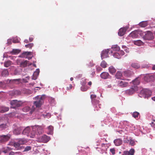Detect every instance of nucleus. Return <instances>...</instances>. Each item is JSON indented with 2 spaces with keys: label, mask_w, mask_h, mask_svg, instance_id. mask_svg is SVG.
I'll return each instance as SVG.
<instances>
[{
  "label": "nucleus",
  "mask_w": 155,
  "mask_h": 155,
  "mask_svg": "<svg viewBox=\"0 0 155 155\" xmlns=\"http://www.w3.org/2000/svg\"><path fill=\"white\" fill-rule=\"evenodd\" d=\"M139 34V30H135L132 32L129 35L130 37H131L133 38H136L138 37Z\"/></svg>",
  "instance_id": "13"
},
{
  "label": "nucleus",
  "mask_w": 155,
  "mask_h": 155,
  "mask_svg": "<svg viewBox=\"0 0 155 155\" xmlns=\"http://www.w3.org/2000/svg\"><path fill=\"white\" fill-rule=\"evenodd\" d=\"M110 151L113 155L115 153V150L114 148H111L110 149Z\"/></svg>",
  "instance_id": "51"
},
{
  "label": "nucleus",
  "mask_w": 155,
  "mask_h": 155,
  "mask_svg": "<svg viewBox=\"0 0 155 155\" xmlns=\"http://www.w3.org/2000/svg\"><path fill=\"white\" fill-rule=\"evenodd\" d=\"M109 76L108 73L106 72H103L101 74V77L104 79H106L108 78Z\"/></svg>",
  "instance_id": "23"
},
{
  "label": "nucleus",
  "mask_w": 155,
  "mask_h": 155,
  "mask_svg": "<svg viewBox=\"0 0 155 155\" xmlns=\"http://www.w3.org/2000/svg\"><path fill=\"white\" fill-rule=\"evenodd\" d=\"M2 75L3 76H6L8 75V72L7 69H4L2 72Z\"/></svg>",
  "instance_id": "34"
},
{
  "label": "nucleus",
  "mask_w": 155,
  "mask_h": 155,
  "mask_svg": "<svg viewBox=\"0 0 155 155\" xmlns=\"http://www.w3.org/2000/svg\"><path fill=\"white\" fill-rule=\"evenodd\" d=\"M33 40V38H32V37H30L29 38V41L30 42L32 41Z\"/></svg>",
  "instance_id": "59"
},
{
  "label": "nucleus",
  "mask_w": 155,
  "mask_h": 155,
  "mask_svg": "<svg viewBox=\"0 0 155 155\" xmlns=\"http://www.w3.org/2000/svg\"><path fill=\"white\" fill-rule=\"evenodd\" d=\"M145 38L148 40H151L153 38V35L150 31H147L145 35Z\"/></svg>",
  "instance_id": "17"
},
{
  "label": "nucleus",
  "mask_w": 155,
  "mask_h": 155,
  "mask_svg": "<svg viewBox=\"0 0 155 155\" xmlns=\"http://www.w3.org/2000/svg\"><path fill=\"white\" fill-rule=\"evenodd\" d=\"M34 46V44L32 43H29L27 45H25V47L26 48H31L32 47Z\"/></svg>",
  "instance_id": "45"
},
{
  "label": "nucleus",
  "mask_w": 155,
  "mask_h": 155,
  "mask_svg": "<svg viewBox=\"0 0 155 155\" xmlns=\"http://www.w3.org/2000/svg\"><path fill=\"white\" fill-rule=\"evenodd\" d=\"M96 97V96L95 95L91 94V95L92 103L93 104L96 106L94 107V110H99V108H101L100 106H101V105L99 104V101L95 99Z\"/></svg>",
  "instance_id": "4"
},
{
  "label": "nucleus",
  "mask_w": 155,
  "mask_h": 155,
  "mask_svg": "<svg viewBox=\"0 0 155 155\" xmlns=\"http://www.w3.org/2000/svg\"><path fill=\"white\" fill-rule=\"evenodd\" d=\"M48 100L52 106H54L55 105L56 103L54 98L51 97H49Z\"/></svg>",
  "instance_id": "25"
},
{
  "label": "nucleus",
  "mask_w": 155,
  "mask_h": 155,
  "mask_svg": "<svg viewBox=\"0 0 155 155\" xmlns=\"http://www.w3.org/2000/svg\"><path fill=\"white\" fill-rule=\"evenodd\" d=\"M114 142L116 146H118L122 144V141L121 139H118L115 140Z\"/></svg>",
  "instance_id": "26"
},
{
  "label": "nucleus",
  "mask_w": 155,
  "mask_h": 155,
  "mask_svg": "<svg viewBox=\"0 0 155 155\" xmlns=\"http://www.w3.org/2000/svg\"><path fill=\"white\" fill-rule=\"evenodd\" d=\"M31 149V147L30 146H28L25 148L23 151H28Z\"/></svg>",
  "instance_id": "48"
},
{
  "label": "nucleus",
  "mask_w": 155,
  "mask_h": 155,
  "mask_svg": "<svg viewBox=\"0 0 155 155\" xmlns=\"http://www.w3.org/2000/svg\"><path fill=\"white\" fill-rule=\"evenodd\" d=\"M23 102L21 101H18L16 100H13L10 102L11 107L12 108L16 109L21 106Z\"/></svg>",
  "instance_id": "5"
},
{
  "label": "nucleus",
  "mask_w": 155,
  "mask_h": 155,
  "mask_svg": "<svg viewBox=\"0 0 155 155\" xmlns=\"http://www.w3.org/2000/svg\"><path fill=\"white\" fill-rule=\"evenodd\" d=\"M20 79H15L13 80H10V81H19L20 80Z\"/></svg>",
  "instance_id": "58"
},
{
  "label": "nucleus",
  "mask_w": 155,
  "mask_h": 155,
  "mask_svg": "<svg viewBox=\"0 0 155 155\" xmlns=\"http://www.w3.org/2000/svg\"><path fill=\"white\" fill-rule=\"evenodd\" d=\"M112 48L114 51H118L120 50V48L117 45H114L112 46Z\"/></svg>",
  "instance_id": "36"
},
{
  "label": "nucleus",
  "mask_w": 155,
  "mask_h": 155,
  "mask_svg": "<svg viewBox=\"0 0 155 155\" xmlns=\"http://www.w3.org/2000/svg\"><path fill=\"white\" fill-rule=\"evenodd\" d=\"M128 28V27H126L125 28H120L118 32L119 35L122 36L124 35L125 34V32Z\"/></svg>",
  "instance_id": "12"
},
{
  "label": "nucleus",
  "mask_w": 155,
  "mask_h": 155,
  "mask_svg": "<svg viewBox=\"0 0 155 155\" xmlns=\"http://www.w3.org/2000/svg\"><path fill=\"white\" fill-rule=\"evenodd\" d=\"M117 85L121 87H125L128 85V83L122 81H119Z\"/></svg>",
  "instance_id": "14"
},
{
  "label": "nucleus",
  "mask_w": 155,
  "mask_h": 155,
  "mask_svg": "<svg viewBox=\"0 0 155 155\" xmlns=\"http://www.w3.org/2000/svg\"><path fill=\"white\" fill-rule=\"evenodd\" d=\"M88 84L89 85H91V84H92V82L91 81H89V82H88Z\"/></svg>",
  "instance_id": "62"
},
{
  "label": "nucleus",
  "mask_w": 155,
  "mask_h": 155,
  "mask_svg": "<svg viewBox=\"0 0 155 155\" xmlns=\"http://www.w3.org/2000/svg\"><path fill=\"white\" fill-rule=\"evenodd\" d=\"M139 115V113L137 112H134L132 115L133 117L135 118L138 117Z\"/></svg>",
  "instance_id": "44"
},
{
  "label": "nucleus",
  "mask_w": 155,
  "mask_h": 155,
  "mask_svg": "<svg viewBox=\"0 0 155 155\" xmlns=\"http://www.w3.org/2000/svg\"><path fill=\"white\" fill-rule=\"evenodd\" d=\"M12 64V62L10 60H8L4 62V66L5 67H8Z\"/></svg>",
  "instance_id": "29"
},
{
  "label": "nucleus",
  "mask_w": 155,
  "mask_h": 155,
  "mask_svg": "<svg viewBox=\"0 0 155 155\" xmlns=\"http://www.w3.org/2000/svg\"><path fill=\"white\" fill-rule=\"evenodd\" d=\"M95 74V72L94 71H93L92 72V73L91 74L94 76Z\"/></svg>",
  "instance_id": "61"
},
{
  "label": "nucleus",
  "mask_w": 155,
  "mask_h": 155,
  "mask_svg": "<svg viewBox=\"0 0 155 155\" xmlns=\"http://www.w3.org/2000/svg\"><path fill=\"white\" fill-rule=\"evenodd\" d=\"M22 129L21 127H18L14 130L13 131V133L14 134L16 135L19 134L21 132Z\"/></svg>",
  "instance_id": "22"
},
{
  "label": "nucleus",
  "mask_w": 155,
  "mask_h": 155,
  "mask_svg": "<svg viewBox=\"0 0 155 155\" xmlns=\"http://www.w3.org/2000/svg\"><path fill=\"white\" fill-rule=\"evenodd\" d=\"M50 139V138L49 137L44 135L38 139V141L40 142L46 143L48 142Z\"/></svg>",
  "instance_id": "8"
},
{
  "label": "nucleus",
  "mask_w": 155,
  "mask_h": 155,
  "mask_svg": "<svg viewBox=\"0 0 155 155\" xmlns=\"http://www.w3.org/2000/svg\"><path fill=\"white\" fill-rule=\"evenodd\" d=\"M48 134H52L53 130V127L52 126H50L48 127Z\"/></svg>",
  "instance_id": "35"
},
{
  "label": "nucleus",
  "mask_w": 155,
  "mask_h": 155,
  "mask_svg": "<svg viewBox=\"0 0 155 155\" xmlns=\"http://www.w3.org/2000/svg\"><path fill=\"white\" fill-rule=\"evenodd\" d=\"M152 69L153 70H155V65H154L153 66Z\"/></svg>",
  "instance_id": "64"
},
{
  "label": "nucleus",
  "mask_w": 155,
  "mask_h": 155,
  "mask_svg": "<svg viewBox=\"0 0 155 155\" xmlns=\"http://www.w3.org/2000/svg\"><path fill=\"white\" fill-rule=\"evenodd\" d=\"M8 126L6 124H0V129L3 130L5 128H7Z\"/></svg>",
  "instance_id": "39"
},
{
  "label": "nucleus",
  "mask_w": 155,
  "mask_h": 155,
  "mask_svg": "<svg viewBox=\"0 0 155 155\" xmlns=\"http://www.w3.org/2000/svg\"><path fill=\"white\" fill-rule=\"evenodd\" d=\"M32 129L33 132L31 134H32V136H34L35 134L37 135H40L42 134L44 132L43 129L41 126H34L32 127Z\"/></svg>",
  "instance_id": "2"
},
{
  "label": "nucleus",
  "mask_w": 155,
  "mask_h": 155,
  "mask_svg": "<svg viewBox=\"0 0 155 155\" xmlns=\"http://www.w3.org/2000/svg\"><path fill=\"white\" fill-rule=\"evenodd\" d=\"M137 90V87L136 86H134L132 87L130 89L127 90L125 91V93L127 94L128 95H131L134 94V92Z\"/></svg>",
  "instance_id": "9"
},
{
  "label": "nucleus",
  "mask_w": 155,
  "mask_h": 155,
  "mask_svg": "<svg viewBox=\"0 0 155 155\" xmlns=\"http://www.w3.org/2000/svg\"><path fill=\"white\" fill-rule=\"evenodd\" d=\"M2 107L3 113L8 111L9 110V108L8 107H5L4 106H2Z\"/></svg>",
  "instance_id": "46"
},
{
  "label": "nucleus",
  "mask_w": 155,
  "mask_h": 155,
  "mask_svg": "<svg viewBox=\"0 0 155 155\" xmlns=\"http://www.w3.org/2000/svg\"><path fill=\"white\" fill-rule=\"evenodd\" d=\"M13 41L14 43H17L19 42V41L17 38H14L13 39Z\"/></svg>",
  "instance_id": "52"
},
{
  "label": "nucleus",
  "mask_w": 155,
  "mask_h": 155,
  "mask_svg": "<svg viewBox=\"0 0 155 155\" xmlns=\"http://www.w3.org/2000/svg\"><path fill=\"white\" fill-rule=\"evenodd\" d=\"M0 113H3V109H2V106L0 107Z\"/></svg>",
  "instance_id": "57"
},
{
  "label": "nucleus",
  "mask_w": 155,
  "mask_h": 155,
  "mask_svg": "<svg viewBox=\"0 0 155 155\" xmlns=\"http://www.w3.org/2000/svg\"><path fill=\"white\" fill-rule=\"evenodd\" d=\"M44 95H42L41 96H37L35 98V101L34 102V104L36 107H39L41 106L44 102V100L45 99Z\"/></svg>",
  "instance_id": "1"
},
{
  "label": "nucleus",
  "mask_w": 155,
  "mask_h": 155,
  "mask_svg": "<svg viewBox=\"0 0 155 155\" xmlns=\"http://www.w3.org/2000/svg\"><path fill=\"white\" fill-rule=\"evenodd\" d=\"M101 148H98L96 147V149H99V150H98V151L100 152V153H106V151L107 149L108 148V147L107 146V144H106L104 143H102L101 144Z\"/></svg>",
  "instance_id": "7"
},
{
  "label": "nucleus",
  "mask_w": 155,
  "mask_h": 155,
  "mask_svg": "<svg viewBox=\"0 0 155 155\" xmlns=\"http://www.w3.org/2000/svg\"><path fill=\"white\" fill-rule=\"evenodd\" d=\"M133 84L135 85H137L140 83V78L139 77L136 78L132 81Z\"/></svg>",
  "instance_id": "27"
},
{
  "label": "nucleus",
  "mask_w": 155,
  "mask_h": 155,
  "mask_svg": "<svg viewBox=\"0 0 155 155\" xmlns=\"http://www.w3.org/2000/svg\"><path fill=\"white\" fill-rule=\"evenodd\" d=\"M134 150L133 149H131L129 151H124L122 155H134Z\"/></svg>",
  "instance_id": "16"
},
{
  "label": "nucleus",
  "mask_w": 155,
  "mask_h": 155,
  "mask_svg": "<svg viewBox=\"0 0 155 155\" xmlns=\"http://www.w3.org/2000/svg\"><path fill=\"white\" fill-rule=\"evenodd\" d=\"M87 79H82V80L81 82V84L82 86H84L85 85H85L87 83Z\"/></svg>",
  "instance_id": "43"
},
{
  "label": "nucleus",
  "mask_w": 155,
  "mask_h": 155,
  "mask_svg": "<svg viewBox=\"0 0 155 155\" xmlns=\"http://www.w3.org/2000/svg\"><path fill=\"white\" fill-rule=\"evenodd\" d=\"M109 51V49H105L103 50L101 53V59H103V58H107L108 57V52Z\"/></svg>",
  "instance_id": "11"
},
{
  "label": "nucleus",
  "mask_w": 155,
  "mask_h": 155,
  "mask_svg": "<svg viewBox=\"0 0 155 155\" xmlns=\"http://www.w3.org/2000/svg\"><path fill=\"white\" fill-rule=\"evenodd\" d=\"M153 121H152L151 123H150V124L153 127H155V123H154L155 122V120L153 119Z\"/></svg>",
  "instance_id": "50"
},
{
  "label": "nucleus",
  "mask_w": 155,
  "mask_h": 155,
  "mask_svg": "<svg viewBox=\"0 0 155 155\" xmlns=\"http://www.w3.org/2000/svg\"><path fill=\"white\" fill-rule=\"evenodd\" d=\"M21 50L18 49H13L11 51L8 52V54H15L19 53Z\"/></svg>",
  "instance_id": "24"
},
{
  "label": "nucleus",
  "mask_w": 155,
  "mask_h": 155,
  "mask_svg": "<svg viewBox=\"0 0 155 155\" xmlns=\"http://www.w3.org/2000/svg\"><path fill=\"white\" fill-rule=\"evenodd\" d=\"M130 144L132 146H134L135 144V142L134 140L130 139Z\"/></svg>",
  "instance_id": "49"
},
{
  "label": "nucleus",
  "mask_w": 155,
  "mask_h": 155,
  "mask_svg": "<svg viewBox=\"0 0 155 155\" xmlns=\"http://www.w3.org/2000/svg\"><path fill=\"white\" fill-rule=\"evenodd\" d=\"M139 25L142 27H145L147 25V21L141 22L140 23Z\"/></svg>",
  "instance_id": "33"
},
{
  "label": "nucleus",
  "mask_w": 155,
  "mask_h": 155,
  "mask_svg": "<svg viewBox=\"0 0 155 155\" xmlns=\"http://www.w3.org/2000/svg\"><path fill=\"white\" fill-rule=\"evenodd\" d=\"M40 72L39 69H37L36 70L34 73L33 77H32V79L34 80L36 79L37 77L39 75Z\"/></svg>",
  "instance_id": "21"
},
{
  "label": "nucleus",
  "mask_w": 155,
  "mask_h": 155,
  "mask_svg": "<svg viewBox=\"0 0 155 155\" xmlns=\"http://www.w3.org/2000/svg\"><path fill=\"white\" fill-rule=\"evenodd\" d=\"M20 74V72L17 69H15L14 72L13 74L14 75H17L19 74Z\"/></svg>",
  "instance_id": "47"
},
{
  "label": "nucleus",
  "mask_w": 155,
  "mask_h": 155,
  "mask_svg": "<svg viewBox=\"0 0 155 155\" xmlns=\"http://www.w3.org/2000/svg\"><path fill=\"white\" fill-rule=\"evenodd\" d=\"M109 71L110 73L112 74L116 72V69L113 66H111L109 68Z\"/></svg>",
  "instance_id": "28"
},
{
  "label": "nucleus",
  "mask_w": 155,
  "mask_h": 155,
  "mask_svg": "<svg viewBox=\"0 0 155 155\" xmlns=\"http://www.w3.org/2000/svg\"><path fill=\"white\" fill-rule=\"evenodd\" d=\"M113 56L114 58L118 59H119L121 58V56L118 52L114 53L113 54Z\"/></svg>",
  "instance_id": "42"
},
{
  "label": "nucleus",
  "mask_w": 155,
  "mask_h": 155,
  "mask_svg": "<svg viewBox=\"0 0 155 155\" xmlns=\"http://www.w3.org/2000/svg\"><path fill=\"white\" fill-rule=\"evenodd\" d=\"M30 132V129L29 127H28L25 129L23 132L22 134L24 135L28 136Z\"/></svg>",
  "instance_id": "19"
},
{
  "label": "nucleus",
  "mask_w": 155,
  "mask_h": 155,
  "mask_svg": "<svg viewBox=\"0 0 155 155\" xmlns=\"http://www.w3.org/2000/svg\"><path fill=\"white\" fill-rule=\"evenodd\" d=\"M88 88V87L86 85H85L84 86H82L81 87V90L83 91H86L87 90Z\"/></svg>",
  "instance_id": "41"
},
{
  "label": "nucleus",
  "mask_w": 155,
  "mask_h": 155,
  "mask_svg": "<svg viewBox=\"0 0 155 155\" xmlns=\"http://www.w3.org/2000/svg\"><path fill=\"white\" fill-rule=\"evenodd\" d=\"M133 72L129 70H127L124 71V75L125 77H129L133 74Z\"/></svg>",
  "instance_id": "18"
},
{
  "label": "nucleus",
  "mask_w": 155,
  "mask_h": 155,
  "mask_svg": "<svg viewBox=\"0 0 155 155\" xmlns=\"http://www.w3.org/2000/svg\"><path fill=\"white\" fill-rule=\"evenodd\" d=\"M17 140L20 145L24 144L26 142L25 139L24 138L19 139H18Z\"/></svg>",
  "instance_id": "32"
},
{
  "label": "nucleus",
  "mask_w": 155,
  "mask_h": 155,
  "mask_svg": "<svg viewBox=\"0 0 155 155\" xmlns=\"http://www.w3.org/2000/svg\"><path fill=\"white\" fill-rule=\"evenodd\" d=\"M12 40L11 39H9L7 40V44L8 45H11L12 43Z\"/></svg>",
  "instance_id": "53"
},
{
  "label": "nucleus",
  "mask_w": 155,
  "mask_h": 155,
  "mask_svg": "<svg viewBox=\"0 0 155 155\" xmlns=\"http://www.w3.org/2000/svg\"><path fill=\"white\" fill-rule=\"evenodd\" d=\"M107 65V63L104 61H102L101 64V66L103 68H106Z\"/></svg>",
  "instance_id": "40"
},
{
  "label": "nucleus",
  "mask_w": 155,
  "mask_h": 155,
  "mask_svg": "<svg viewBox=\"0 0 155 155\" xmlns=\"http://www.w3.org/2000/svg\"><path fill=\"white\" fill-rule=\"evenodd\" d=\"M27 65V61H22L20 63V66L22 67H25Z\"/></svg>",
  "instance_id": "38"
},
{
  "label": "nucleus",
  "mask_w": 155,
  "mask_h": 155,
  "mask_svg": "<svg viewBox=\"0 0 155 155\" xmlns=\"http://www.w3.org/2000/svg\"><path fill=\"white\" fill-rule=\"evenodd\" d=\"M152 94L151 91L147 89H143L140 91L139 96L140 97L147 98L150 97Z\"/></svg>",
  "instance_id": "3"
},
{
  "label": "nucleus",
  "mask_w": 155,
  "mask_h": 155,
  "mask_svg": "<svg viewBox=\"0 0 155 155\" xmlns=\"http://www.w3.org/2000/svg\"><path fill=\"white\" fill-rule=\"evenodd\" d=\"M128 124V122L127 121H124V124L126 125V124Z\"/></svg>",
  "instance_id": "60"
},
{
  "label": "nucleus",
  "mask_w": 155,
  "mask_h": 155,
  "mask_svg": "<svg viewBox=\"0 0 155 155\" xmlns=\"http://www.w3.org/2000/svg\"><path fill=\"white\" fill-rule=\"evenodd\" d=\"M96 68L97 71H101L102 70V69L99 66H97Z\"/></svg>",
  "instance_id": "56"
},
{
  "label": "nucleus",
  "mask_w": 155,
  "mask_h": 155,
  "mask_svg": "<svg viewBox=\"0 0 155 155\" xmlns=\"http://www.w3.org/2000/svg\"><path fill=\"white\" fill-rule=\"evenodd\" d=\"M10 137V134L0 136V142L3 143L8 141Z\"/></svg>",
  "instance_id": "10"
},
{
  "label": "nucleus",
  "mask_w": 155,
  "mask_h": 155,
  "mask_svg": "<svg viewBox=\"0 0 155 155\" xmlns=\"http://www.w3.org/2000/svg\"><path fill=\"white\" fill-rule=\"evenodd\" d=\"M35 109V108L33 106L32 107V108L31 109L30 107L29 106H26L24 107L23 109V111L25 112H27L30 110V114H32V112H33Z\"/></svg>",
  "instance_id": "15"
},
{
  "label": "nucleus",
  "mask_w": 155,
  "mask_h": 155,
  "mask_svg": "<svg viewBox=\"0 0 155 155\" xmlns=\"http://www.w3.org/2000/svg\"><path fill=\"white\" fill-rule=\"evenodd\" d=\"M24 42L26 43H28V40L27 39L25 40L24 41Z\"/></svg>",
  "instance_id": "63"
},
{
  "label": "nucleus",
  "mask_w": 155,
  "mask_h": 155,
  "mask_svg": "<svg viewBox=\"0 0 155 155\" xmlns=\"http://www.w3.org/2000/svg\"><path fill=\"white\" fill-rule=\"evenodd\" d=\"M32 52L25 51L23 52L20 55L19 57L21 58H25L29 60L32 58L31 57L29 56L32 55Z\"/></svg>",
  "instance_id": "6"
},
{
  "label": "nucleus",
  "mask_w": 155,
  "mask_h": 155,
  "mask_svg": "<svg viewBox=\"0 0 155 155\" xmlns=\"http://www.w3.org/2000/svg\"><path fill=\"white\" fill-rule=\"evenodd\" d=\"M133 43L135 45L138 46H140L143 45V43L140 40H137L134 41Z\"/></svg>",
  "instance_id": "30"
},
{
  "label": "nucleus",
  "mask_w": 155,
  "mask_h": 155,
  "mask_svg": "<svg viewBox=\"0 0 155 155\" xmlns=\"http://www.w3.org/2000/svg\"><path fill=\"white\" fill-rule=\"evenodd\" d=\"M10 144L13 145L17 150H20L21 148V146L17 141L16 142L11 143Z\"/></svg>",
  "instance_id": "20"
},
{
  "label": "nucleus",
  "mask_w": 155,
  "mask_h": 155,
  "mask_svg": "<svg viewBox=\"0 0 155 155\" xmlns=\"http://www.w3.org/2000/svg\"><path fill=\"white\" fill-rule=\"evenodd\" d=\"M115 77L117 79H123L121 78L122 77V73L120 71H118L117 72L115 75Z\"/></svg>",
  "instance_id": "31"
},
{
  "label": "nucleus",
  "mask_w": 155,
  "mask_h": 155,
  "mask_svg": "<svg viewBox=\"0 0 155 155\" xmlns=\"http://www.w3.org/2000/svg\"><path fill=\"white\" fill-rule=\"evenodd\" d=\"M118 52L121 57L124 54V52L122 50Z\"/></svg>",
  "instance_id": "54"
},
{
  "label": "nucleus",
  "mask_w": 155,
  "mask_h": 155,
  "mask_svg": "<svg viewBox=\"0 0 155 155\" xmlns=\"http://www.w3.org/2000/svg\"><path fill=\"white\" fill-rule=\"evenodd\" d=\"M131 66L136 69H138L140 67V65L137 63H133L131 65Z\"/></svg>",
  "instance_id": "37"
},
{
  "label": "nucleus",
  "mask_w": 155,
  "mask_h": 155,
  "mask_svg": "<svg viewBox=\"0 0 155 155\" xmlns=\"http://www.w3.org/2000/svg\"><path fill=\"white\" fill-rule=\"evenodd\" d=\"M94 64L93 63V62H90L89 63V64H88V67H91L93 66H94Z\"/></svg>",
  "instance_id": "55"
}]
</instances>
